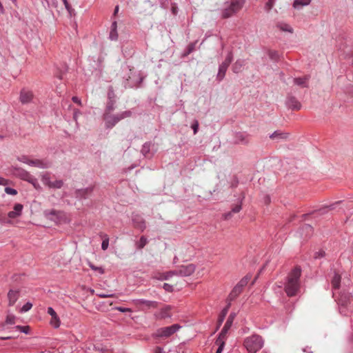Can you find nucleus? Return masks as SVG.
<instances>
[{
	"label": "nucleus",
	"instance_id": "obj_1",
	"mask_svg": "<svg viewBox=\"0 0 353 353\" xmlns=\"http://www.w3.org/2000/svg\"><path fill=\"white\" fill-rule=\"evenodd\" d=\"M301 274V270L299 267L294 268L289 274L285 285V291L288 296H294L299 291Z\"/></svg>",
	"mask_w": 353,
	"mask_h": 353
},
{
	"label": "nucleus",
	"instance_id": "obj_2",
	"mask_svg": "<svg viewBox=\"0 0 353 353\" xmlns=\"http://www.w3.org/2000/svg\"><path fill=\"white\" fill-rule=\"evenodd\" d=\"M196 267L194 264H188L187 265H181L178 270L170 271L163 273L161 276V279L168 280L174 275H180L182 276H190L194 272Z\"/></svg>",
	"mask_w": 353,
	"mask_h": 353
},
{
	"label": "nucleus",
	"instance_id": "obj_3",
	"mask_svg": "<svg viewBox=\"0 0 353 353\" xmlns=\"http://www.w3.org/2000/svg\"><path fill=\"white\" fill-rule=\"evenodd\" d=\"M244 345L248 353H256L263 346V341L259 335H252L244 341Z\"/></svg>",
	"mask_w": 353,
	"mask_h": 353
},
{
	"label": "nucleus",
	"instance_id": "obj_4",
	"mask_svg": "<svg viewBox=\"0 0 353 353\" xmlns=\"http://www.w3.org/2000/svg\"><path fill=\"white\" fill-rule=\"evenodd\" d=\"M245 3V0H232L230 5L222 11V17L229 18L240 11Z\"/></svg>",
	"mask_w": 353,
	"mask_h": 353
},
{
	"label": "nucleus",
	"instance_id": "obj_5",
	"mask_svg": "<svg viewBox=\"0 0 353 353\" xmlns=\"http://www.w3.org/2000/svg\"><path fill=\"white\" fill-rule=\"evenodd\" d=\"M181 326L179 324H174L168 327L159 328L152 334L155 339H167L176 333Z\"/></svg>",
	"mask_w": 353,
	"mask_h": 353
},
{
	"label": "nucleus",
	"instance_id": "obj_6",
	"mask_svg": "<svg viewBox=\"0 0 353 353\" xmlns=\"http://www.w3.org/2000/svg\"><path fill=\"white\" fill-rule=\"evenodd\" d=\"M40 178L43 184L49 188L60 189L63 185V181L61 179L52 181L50 173L48 172H42Z\"/></svg>",
	"mask_w": 353,
	"mask_h": 353
},
{
	"label": "nucleus",
	"instance_id": "obj_7",
	"mask_svg": "<svg viewBox=\"0 0 353 353\" xmlns=\"http://www.w3.org/2000/svg\"><path fill=\"white\" fill-rule=\"evenodd\" d=\"M19 160L23 163L42 169L48 168L50 166V163L46 161L37 159H31L27 156H22L19 158Z\"/></svg>",
	"mask_w": 353,
	"mask_h": 353
},
{
	"label": "nucleus",
	"instance_id": "obj_8",
	"mask_svg": "<svg viewBox=\"0 0 353 353\" xmlns=\"http://www.w3.org/2000/svg\"><path fill=\"white\" fill-rule=\"evenodd\" d=\"M232 61V54L231 52H230L227 57L225 58V61L221 64L219 66V72L217 74L216 79L220 81L223 79L225 77L226 71L228 70V66L231 63Z\"/></svg>",
	"mask_w": 353,
	"mask_h": 353
},
{
	"label": "nucleus",
	"instance_id": "obj_9",
	"mask_svg": "<svg viewBox=\"0 0 353 353\" xmlns=\"http://www.w3.org/2000/svg\"><path fill=\"white\" fill-rule=\"evenodd\" d=\"M127 116H129V114L127 112L122 113L120 116L107 115L105 117L106 126L108 128H112L121 119H123Z\"/></svg>",
	"mask_w": 353,
	"mask_h": 353
},
{
	"label": "nucleus",
	"instance_id": "obj_10",
	"mask_svg": "<svg viewBox=\"0 0 353 353\" xmlns=\"http://www.w3.org/2000/svg\"><path fill=\"white\" fill-rule=\"evenodd\" d=\"M234 316L235 315L234 314H231L229 316L225 325L223 326V328L222 329L221 332L219 334V336L218 337V341H221V339H225L228 331L230 329L232 326V324L234 319Z\"/></svg>",
	"mask_w": 353,
	"mask_h": 353
},
{
	"label": "nucleus",
	"instance_id": "obj_11",
	"mask_svg": "<svg viewBox=\"0 0 353 353\" xmlns=\"http://www.w3.org/2000/svg\"><path fill=\"white\" fill-rule=\"evenodd\" d=\"M339 302L341 305L346 307L352 304L353 305V296L349 292H343L340 295Z\"/></svg>",
	"mask_w": 353,
	"mask_h": 353
},
{
	"label": "nucleus",
	"instance_id": "obj_12",
	"mask_svg": "<svg viewBox=\"0 0 353 353\" xmlns=\"http://www.w3.org/2000/svg\"><path fill=\"white\" fill-rule=\"evenodd\" d=\"M33 97L34 95L32 91L23 89L21 91L19 99L23 104H25L31 102Z\"/></svg>",
	"mask_w": 353,
	"mask_h": 353
},
{
	"label": "nucleus",
	"instance_id": "obj_13",
	"mask_svg": "<svg viewBox=\"0 0 353 353\" xmlns=\"http://www.w3.org/2000/svg\"><path fill=\"white\" fill-rule=\"evenodd\" d=\"M23 206L22 204L16 203L14 205L13 210L8 213V217L14 219L20 216L22 214Z\"/></svg>",
	"mask_w": 353,
	"mask_h": 353
},
{
	"label": "nucleus",
	"instance_id": "obj_14",
	"mask_svg": "<svg viewBox=\"0 0 353 353\" xmlns=\"http://www.w3.org/2000/svg\"><path fill=\"white\" fill-rule=\"evenodd\" d=\"M92 191L93 187L79 189L75 192V196L79 199H85L88 196L92 194Z\"/></svg>",
	"mask_w": 353,
	"mask_h": 353
},
{
	"label": "nucleus",
	"instance_id": "obj_15",
	"mask_svg": "<svg viewBox=\"0 0 353 353\" xmlns=\"http://www.w3.org/2000/svg\"><path fill=\"white\" fill-rule=\"evenodd\" d=\"M171 309L172 308L170 305L163 307L157 314V318L160 319H165L166 318L171 317Z\"/></svg>",
	"mask_w": 353,
	"mask_h": 353
},
{
	"label": "nucleus",
	"instance_id": "obj_16",
	"mask_svg": "<svg viewBox=\"0 0 353 353\" xmlns=\"http://www.w3.org/2000/svg\"><path fill=\"white\" fill-rule=\"evenodd\" d=\"M134 303L137 306H140L141 305H144L146 307H148V308L149 307H154L155 308V307H157V306H158V303L157 302L152 301L144 300V299L136 300V301H134Z\"/></svg>",
	"mask_w": 353,
	"mask_h": 353
},
{
	"label": "nucleus",
	"instance_id": "obj_17",
	"mask_svg": "<svg viewBox=\"0 0 353 353\" xmlns=\"http://www.w3.org/2000/svg\"><path fill=\"white\" fill-rule=\"evenodd\" d=\"M48 216H56L55 221H61L62 220H65L66 219V216L65 212L63 211H57L55 210H51L47 212Z\"/></svg>",
	"mask_w": 353,
	"mask_h": 353
},
{
	"label": "nucleus",
	"instance_id": "obj_18",
	"mask_svg": "<svg viewBox=\"0 0 353 353\" xmlns=\"http://www.w3.org/2000/svg\"><path fill=\"white\" fill-rule=\"evenodd\" d=\"M242 291L243 289L236 284L230 293L228 300L229 301H233L242 292Z\"/></svg>",
	"mask_w": 353,
	"mask_h": 353
},
{
	"label": "nucleus",
	"instance_id": "obj_19",
	"mask_svg": "<svg viewBox=\"0 0 353 353\" xmlns=\"http://www.w3.org/2000/svg\"><path fill=\"white\" fill-rule=\"evenodd\" d=\"M8 298L9 301V305H13L19 298V291L10 290L8 294Z\"/></svg>",
	"mask_w": 353,
	"mask_h": 353
},
{
	"label": "nucleus",
	"instance_id": "obj_20",
	"mask_svg": "<svg viewBox=\"0 0 353 353\" xmlns=\"http://www.w3.org/2000/svg\"><path fill=\"white\" fill-rule=\"evenodd\" d=\"M14 174L19 176L23 180L27 181H28L32 176L28 172L23 169H16Z\"/></svg>",
	"mask_w": 353,
	"mask_h": 353
},
{
	"label": "nucleus",
	"instance_id": "obj_21",
	"mask_svg": "<svg viewBox=\"0 0 353 353\" xmlns=\"http://www.w3.org/2000/svg\"><path fill=\"white\" fill-rule=\"evenodd\" d=\"M287 103L290 108L296 110H300L301 107V103L294 97L289 98Z\"/></svg>",
	"mask_w": 353,
	"mask_h": 353
},
{
	"label": "nucleus",
	"instance_id": "obj_22",
	"mask_svg": "<svg viewBox=\"0 0 353 353\" xmlns=\"http://www.w3.org/2000/svg\"><path fill=\"white\" fill-rule=\"evenodd\" d=\"M341 276L337 273H334L333 278L331 280V283L333 289L337 290L340 287Z\"/></svg>",
	"mask_w": 353,
	"mask_h": 353
},
{
	"label": "nucleus",
	"instance_id": "obj_23",
	"mask_svg": "<svg viewBox=\"0 0 353 353\" xmlns=\"http://www.w3.org/2000/svg\"><path fill=\"white\" fill-rule=\"evenodd\" d=\"M133 223L135 228L143 231L146 226L145 221L141 218H134Z\"/></svg>",
	"mask_w": 353,
	"mask_h": 353
},
{
	"label": "nucleus",
	"instance_id": "obj_24",
	"mask_svg": "<svg viewBox=\"0 0 353 353\" xmlns=\"http://www.w3.org/2000/svg\"><path fill=\"white\" fill-rule=\"evenodd\" d=\"M230 307V303H229L227 305V306L225 308H223V310L221 311V312L220 313V314L219 316V319H218V326L219 327L221 326V325L223 322L225 317L228 312Z\"/></svg>",
	"mask_w": 353,
	"mask_h": 353
},
{
	"label": "nucleus",
	"instance_id": "obj_25",
	"mask_svg": "<svg viewBox=\"0 0 353 353\" xmlns=\"http://www.w3.org/2000/svg\"><path fill=\"white\" fill-rule=\"evenodd\" d=\"M241 210V204L234 206L232 210L224 214L225 219H229L232 217V213H238Z\"/></svg>",
	"mask_w": 353,
	"mask_h": 353
},
{
	"label": "nucleus",
	"instance_id": "obj_26",
	"mask_svg": "<svg viewBox=\"0 0 353 353\" xmlns=\"http://www.w3.org/2000/svg\"><path fill=\"white\" fill-rule=\"evenodd\" d=\"M295 84L300 85L301 87H307L308 78L305 77L303 78H296L294 79Z\"/></svg>",
	"mask_w": 353,
	"mask_h": 353
},
{
	"label": "nucleus",
	"instance_id": "obj_27",
	"mask_svg": "<svg viewBox=\"0 0 353 353\" xmlns=\"http://www.w3.org/2000/svg\"><path fill=\"white\" fill-rule=\"evenodd\" d=\"M60 319L57 315V314H54V316H51V319L50 321V324L54 327V328H58L60 326Z\"/></svg>",
	"mask_w": 353,
	"mask_h": 353
},
{
	"label": "nucleus",
	"instance_id": "obj_28",
	"mask_svg": "<svg viewBox=\"0 0 353 353\" xmlns=\"http://www.w3.org/2000/svg\"><path fill=\"white\" fill-rule=\"evenodd\" d=\"M276 26L282 31L292 32L293 30L291 26L287 23H279Z\"/></svg>",
	"mask_w": 353,
	"mask_h": 353
},
{
	"label": "nucleus",
	"instance_id": "obj_29",
	"mask_svg": "<svg viewBox=\"0 0 353 353\" xmlns=\"http://www.w3.org/2000/svg\"><path fill=\"white\" fill-rule=\"evenodd\" d=\"M250 279L251 275L247 274L240 280L237 285L243 289L248 283Z\"/></svg>",
	"mask_w": 353,
	"mask_h": 353
},
{
	"label": "nucleus",
	"instance_id": "obj_30",
	"mask_svg": "<svg viewBox=\"0 0 353 353\" xmlns=\"http://www.w3.org/2000/svg\"><path fill=\"white\" fill-rule=\"evenodd\" d=\"M310 0H295L293 6L295 8H299L301 6H307L310 3Z\"/></svg>",
	"mask_w": 353,
	"mask_h": 353
},
{
	"label": "nucleus",
	"instance_id": "obj_31",
	"mask_svg": "<svg viewBox=\"0 0 353 353\" xmlns=\"http://www.w3.org/2000/svg\"><path fill=\"white\" fill-rule=\"evenodd\" d=\"M243 62L241 61H236L232 66V70L235 73H239L241 71L243 68Z\"/></svg>",
	"mask_w": 353,
	"mask_h": 353
},
{
	"label": "nucleus",
	"instance_id": "obj_32",
	"mask_svg": "<svg viewBox=\"0 0 353 353\" xmlns=\"http://www.w3.org/2000/svg\"><path fill=\"white\" fill-rule=\"evenodd\" d=\"M288 137H289V134L287 133L275 132L274 134H272V136L270 137L272 139H288Z\"/></svg>",
	"mask_w": 353,
	"mask_h": 353
},
{
	"label": "nucleus",
	"instance_id": "obj_33",
	"mask_svg": "<svg viewBox=\"0 0 353 353\" xmlns=\"http://www.w3.org/2000/svg\"><path fill=\"white\" fill-rule=\"evenodd\" d=\"M102 237L103 238V240L102 241L101 248L103 250H105L108 249L109 245V237L107 234H103Z\"/></svg>",
	"mask_w": 353,
	"mask_h": 353
},
{
	"label": "nucleus",
	"instance_id": "obj_34",
	"mask_svg": "<svg viewBox=\"0 0 353 353\" xmlns=\"http://www.w3.org/2000/svg\"><path fill=\"white\" fill-rule=\"evenodd\" d=\"M148 243V240L147 239L142 236L141 238H140V240L137 243V248L139 249H142L144 248V246Z\"/></svg>",
	"mask_w": 353,
	"mask_h": 353
},
{
	"label": "nucleus",
	"instance_id": "obj_35",
	"mask_svg": "<svg viewBox=\"0 0 353 353\" xmlns=\"http://www.w3.org/2000/svg\"><path fill=\"white\" fill-rule=\"evenodd\" d=\"M6 324L13 325L15 323V316L12 314H8L6 320Z\"/></svg>",
	"mask_w": 353,
	"mask_h": 353
},
{
	"label": "nucleus",
	"instance_id": "obj_36",
	"mask_svg": "<svg viewBox=\"0 0 353 353\" xmlns=\"http://www.w3.org/2000/svg\"><path fill=\"white\" fill-rule=\"evenodd\" d=\"M15 328L25 334H28L30 330V327L29 326L17 325Z\"/></svg>",
	"mask_w": 353,
	"mask_h": 353
},
{
	"label": "nucleus",
	"instance_id": "obj_37",
	"mask_svg": "<svg viewBox=\"0 0 353 353\" xmlns=\"http://www.w3.org/2000/svg\"><path fill=\"white\" fill-rule=\"evenodd\" d=\"M28 182L31 183L36 189H39L41 188L37 181V179L34 176H32L31 179L28 181Z\"/></svg>",
	"mask_w": 353,
	"mask_h": 353
},
{
	"label": "nucleus",
	"instance_id": "obj_38",
	"mask_svg": "<svg viewBox=\"0 0 353 353\" xmlns=\"http://www.w3.org/2000/svg\"><path fill=\"white\" fill-rule=\"evenodd\" d=\"M216 343L219 345L216 353H221L223 346H224V344H225L224 339H221V341H219L217 339Z\"/></svg>",
	"mask_w": 353,
	"mask_h": 353
},
{
	"label": "nucleus",
	"instance_id": "obj_39",
	"mask_svg": "<svg viewBox=\"0 0 353 353\" xmlns=\"http://www.w3.org/2000/svg\"><path fill=\"white\" fill-rule=\"evenodd\" d=\"M32 307V304L28 302L21 309V312H26L30 310Z\"/></svg>",
	"mask_w": 353,
	"mask_h": 353
},
{
	"label": "nucleus",
	"instance_id": "obj_40",
	"mask_svg": "<svg viewBox=\"0 0 353 353\" xmlns=\"http://www.w3.org/2000/svg\"><path fill=\"white\" fill-rule=\"evenodd\" d=\"M89 266L92 270L98 271L100 274L104 273L103 269L101 267H97L94 265H93L92 263H89Z\"/></svg>",
	"mask_w": 353,
	"mask_h": 353
},
{
	"label": "nucleus",
	"instance_id": "obj_41",
	"mask_svg": "<svg viewBox=\"0 0 353 353\" xmlns=\"http://www.w3.org/2000/svg\"><path fill=\"white\" fill-rule=\"evenodd\" d=\"M110 38L111 40H117L118 38V33L117 30H111L110 32Z\"/></svg>",
	"mask_w": 353,
	"mask_h": 353
},
{
	"label": "nucleus",
	"instance_id": "obj_42",
	"mask_svg": "<svg viewBox=\"0 0 353 353\" xmlns=\"http://www.w3.org/2000/svg\"><path fill=\"white\" fill-rule=\"evenodd\" d=\"M5 192L8 194H11V195H16L17 194V191L15 189L8 188V187L5 188Z\"/></svg>",
	"mask_w": 353,
	"mask_h": 353
},
{
	"label": "nucleus",
	"instance_id": "obj_43",
	"mask_svg": "<svg viewBox=\"0 0 353 353\" xmlns=\"http://www.w3.org/2000/svg\"><path fill=\"white\" fill-rule=\"evenodd\" d=\"M269 56L272 59L276 60L279 59V54L276 51H270L269 52Z\"/></svg>",
	"mask_w": 353,
	"mask_h": 353
},
{
	"label": "nucleus",
	"instance_id": "obj_44",
	"mask_svg": "<svg viewBox=\"0 0 353 353\" xmlns=\"http://www.w3.org/2000/svg\"><path fill=\"white\" fill-rule=\"evenodd\" d=\"M325 252L323 250H319L314 254V258L319 259L325 256Z\"/></svg>",
	"mask_w": 353,
	"mask_h": 353
},
{
	"label": "nucleus",
	"instance_id": "obj_45",
	"mask_svg": "<svg viewBox=\"0 0 353 353\" xmlns=\"http://www.w3.org/2000/svg\"><path fill=\"white\" fill-rule=\"evenodd\" d=\"M192 128L193 129L194 134H196L199 129V123L196 121L192 125Z\"/></svg>",
	"mask_w": 353,
	"mask_h": 353
},
{
	"label": "nucleus",
	"instance_id": "obj_46",
	"mask_svg": "<svg viewBox=\"0 0 353 353\" xmlns=\"http://www.w3.org/2000/svg\"><path fill=\"white\" fill-rule=\"evenodd\" d=\"M118 311L119 312H131V309L130 308H128V307H118L116 308Z\"/></svg>",
	"mask_w": 353,
	"mask_h": 353
},
{
	"label": "nucleus",
	"instance_id": "obj_47",
	"mask_svg": "<svg viewBox=\"0 0 353 353\" xmlns=\"http://www.w3.org/2000/svg\"><path fill=\"white\" fill-rule=\"evenodd\" d=\"M272 6H273L272 0H269V1L267 2V3L265 5V8L267 9L268 11H269L272 9Z\"/></svg>",
	"mask_w": 353,
	"mask_h": 353
},
{
	"label": "nucleus",
	"instance_id": "obj_48",
	"mask_svg": "<svg viewBox=\"0 0 353 353\" xmlns=\"http://www.w3.org/2000/svg\"><path fill=\"white\" fill-rule=\"evenodd\" d=\"M97 296H99L101 298H107V297H113V296H114V294H105V293L98 294Z\"/></svg>",
	"mask_w": 353,
	"mask_h": 353
},
{
	"label": "nucleus",
	"instance_id": "obj_49",
	"mask_svg": "<svg viewBox=\"0 0 353 353\" xmlns=\"http://www.w3.org/2000/svg\"><path fill=\"white\" fill-rule=\"evenodd\" d=\"M48 314L52 316H54V314H56L57 312L54 310V309L52 307H49L48 308Z\"/></svg>",
	"mask_w": 353,
	"mask_h": 353
},
{
	"label": "nucleus",
	"instance_id": "obj_50",
	"mask_svg": "<svg viewBox=\"0 0 353 353\" xmlns=\"http://www.w3.org/2000/svg\"><path fill=\"white\" fill-rule=\"evenodd\" d=\"M163 288L167 291H172V286L169 285L168 283H164Z\"/></svg>",
	"mask_w": 353,
	"mask_h": 353
},
{
	"label": "nucleus",
	"instance_id": "obj_51",
	"mask_svg": "<svg viewBox=\"0 0 353 353\" xmlns=\"http://www.w3.org/2000/svg\"><path fill=\"white\" fill-rule=\"evenodd\" d=\"M239 143H248V141L243 137L242 134H240L239 136Z\"/></svg>",
	"mask_w": 353,
	"mask_h": 353
},
{
	"label": "nucleus",
	"instance_id": "obj_52",
	"mask_svg": "<svg viewBox=\"0 0 353 353\" xmlns=\"http://www.w3.org/2000/svg\"><path fill=\"white\" fill-rule=\"evenodd\" d=\"M72 99L73 102L79 104V105H81V101L77 97H73Z\"/></svg>",
	"mask_w": 353,
	"mask_h": 353
},
{
	"label": "nucleus",
	"instance_id": "obj_53",
	"mask_svg": "<svg viewBox=\"0 0 353 353\" xmlns=\"http://www.w3.org/2000/svg\"><path fill=\"white\" fill-rule=\"evenodd\" d=\"M8 180L5 179L4 178L0 177V185H8Z\"/></svg>",
	"mask_w": 353,
	"mask_h": 353
},
{
	"label": "nucleus",
	"instance_id": "obj_54",
	"mask_svg": "<svg viewBox=\"0 0 353 353\" xmlns=\"http://www.w3.org/2000/svg\"><path fill=\"white\" fill-rule=\"evenodd\" d=\"M62 1L63 2V4H64L65 8L69 11L71 7H70L69 3L68 2V1L67 0H62Z\"/></svg>",
	"mask_w": 353,
	"mask_h": 353
},
{
	"label": "nucleus",
	"instance_id": "obj_55",
	"mask_svg": "<svg viewBox=\"0 0 353 353\" xmlns=\"http://www.w3.org/2000/svg\"><path fill=\"white\" fill-rule=\"evenodd\" d=\"M163 349L160 347H157L154 350V353H162Z\"/></svg>",
	"mask_w": 353,
	"mask_h": 353
},
{
	"label": "nucleus",
	"instance_id": "obj_56",
	"mask_svg": "<svg viewBox=\"0 0 353 353\" xmlns=\"http://www.w3.org/2000/svg\"><path fill=\"white\" fill-rule=\"evenodd\" d=\"M117 21H114V22L112 23L111 30H117Z\"/></svg>",
	"mask_w": 353,
	"mask_h": 353
},
{
	"label": "nucleus",
	"instance_id": "obj_57",
	"mask_svg": "<svg viewBox=\"0 0 353 353\" xmlns=\"http://www.w3.org/2000/svg\"><path fill=\"white\" fill-rule=\"evenodd\" d=\"M79 114H81L80 111H79V110H75V111H74V119L75 120H77V117H78Z\"/></svg>",
	"mask_w": 353,
	"mask_h": 353
},
{
	"label": "nucleus",
	"instance_id": "obj_58",
	"mask_svg": "<svg viewBox=\"0 0 353 353\" xmlns=\"http://www.w3.org/2000/svg\"><path fill=\"white\" fill-rule=\"evenodd\" d=\"M119 6H117L115 7V8H114V15H116V14H117V12H119Z\"/></svg>",
	"mask_w": 353,
	"mask_h": 353
},
{
	"label": "nucleus",
	"instance_id": "obj_59",
	"mask_svg": "<svg viewBox=\"0 0 353 353\" xmlns=\"http://www.w3.org/2000/svg\"><path fill=\"white\" fill-rule=\"evenodd\" d=\"M0 11L3 13V11H4V9H3V5L1 4V3L0 2Z\"/></svg>",
	"mask_w": 353,
	"mask_h": 353
},
{
	"label": "nucleus",
	"instance_id": "obj_60",
	"mask_svg": "<svg viewBox=\"0 0 353 353\" xmlns=\"http://www.w3.org/2000/svg\"><path fill=\"white\" fill-rule=\"evenodd\" d=\"M11 339L10 336H6V337L3 336V337L1 338V339H2V340H6V339Z\"/></svg>",
	"mask_w": 353,
	"mask_h": 353
},
{
	"label": "nucleus",
	"instance_id": "obj_61",
	"mask_svg": "<svg viewBox=\"0 0 353 353\" xmlns=\"http://www.w3.org/2000/svg\"><path fill=\"white\" fill-rule=\"evenodd\" d=\"M305 227H306L307 228H308V229H311V228H310V225H306Z\"/></svg>",
	"mask_w": 353,
	"mask_h": 353
}]
</instances>
